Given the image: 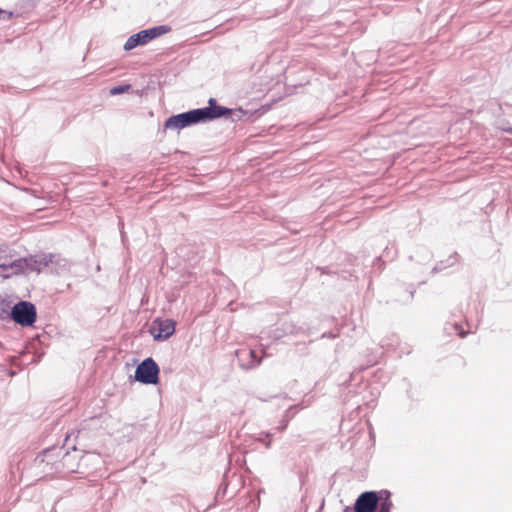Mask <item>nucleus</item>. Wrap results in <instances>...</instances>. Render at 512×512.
<instances>
[{"label":"nucleus","instance_id":"f257e3e1","mask_svg":"<svg viewBox=\"0 0 512 512\" xmlns=\"http://www.w3.org/2000/svg\"><path fill=\"white\" fill-rule=\"evenodd\" d=\"M253 110L228 109L215 104V99L210 98L209 107L202 109H194L186 113L171 116L164 124L165 129L180 130L192 124L198 123L205 119H214L221 116L230 115L232 119L240 120L246 115L252 114Z\"/></svg>","mask_w":512,"mask_h":512},{"label":"nucleus","instance_id":"f03ea898","mask_svg":"<svg viewBox=\"0 0 512 512\" xmlns=\"http://www.w3.org/2000/svg\"><path fill=\"white\" fill-rule=\"evenodd\" d=\"M11 318L21 326H32L37 318L35 306L30 302H19L12 307Z\"/></svg>","mask_w":512,"mask_h":512},{"label":"nucleus","instance_id":"7ed1b4c3","mask_svg":"<svg viewBox=\"0 0 512 512\" xmlns=\"http://www.w3.org/2000/svg\"><path fill=\"white\" fill-rule=\"evenodd\" d=\"M135 379L144 384H157L159 368L152 358H146L135 371Z\"/></svg>","mask_w":512,"mask_h":512},{"label":"nucleus","instance_id":"20e7f679","mask_svg":"<svg viewBox=\"0 0 512 512\" xmlns=\"http://www.w3.org/2000/svg\"><path fill=\"white\" fill-rule=\"evenodd\" d=\"M380 497L374 491H367L359 495L354 504V512H376Z\"/></svg>","mask_w":512,"mask_h":512},{"label":"nucleus","instance_id":"39448f33","mask_svg":"<svg viewBox=\"0 0 512 512\" xmlns=\"http://www.w3.org/2000/svg\"><path fill=\"white\" fill-rule=\"evenodd\" d=\"M161 28L162 27H155L148 30H142L137 34L130 36L124 45V49L129 51L137 47L138 45L146 44L147 42L154 39L160 34Z\"/></svg>","mask_w":512,"mask_h":512},{"label":"nucleus","instance_id":"423d86ee","mask_svg":"<svg viewBox=\"0 0 512 512\" xmlns=\"http://www.w3.org/2000/svg\"><path fill=\"white\" fill-rule=\"evenodd\" d=\"M175 321L171 319H156L152 325V333L157 340L168 339L175 332Z\"/></svg>","mask_w":512,"mask_h":512},{"label":"nucleus","instance_id":"0eeeda50","mask_svg":"<svg viewBox=\"0 0 512 512\" xmlns=\"http://www.w3.org/2000/svg\"><path fill=\"white\" fill-rule=\"evenodd\" d=\"M25 263L19 259L10 264L0 265V278L7 279L24 271Z\"/></svg>","mask_w":512,"mask_h":512},{"label":"nucleus","instance_id":"6e6552de","mask_svg":"<svg viewBox=\"0 0 512 512\" xmlns=\"http://www.w3.org/2000/svg\"><path fill=\"white\" fill-rule=\"evenodd\" d=\"M378 497H380V501L376 512H390L392 507V502L390 500V492L381 491L380 493H378Z\"/></svg>","mask_w":512,"mask_h":512},{"label":"nucleus","instance_id":"1a4fd4ad","mask_svg":"<svg viewBox=\"0 0 512 512\" xmlns=\"http://www.w3.org/2000/svg\"><path fill=\"white\" fill-rule=\"evenodd\" d=\"M11 309L10 302L4 298H0V317L7 318L11 316Z\"/></svg>","mask_w":512,"mask_h":512},{"label":"nucleus","instance_id":"9d476101","mask_svg":"<svg viewBox=\"0 0 512 512\" xmlns=\"http://www.w3.org/2000/svg\"><path fill=\"white\" fill-rule=\"evenodd\" d=\"M130 89V86L129 85H121V86H117V87H114L110 90V93L112 95H115V94H122V93H126L128 92V90Z\"/></svg>","mask_w":512,"mask_h":512},{"label":"nucleus","instance_id":"9b49d317","mask_svg":"<svg viewBox=\"0 0 512 512\" xmlns=\"http://www.w3.org/2000/svg\"><path fill=\"white\" fill-rule=\"evenodd\" d=\"M249 354H250L251 358L254 359L256 364L260 363L261 359L258 358L255 350H250Z\"/></svg>","mask_w":512,"mask_h":512},{"label":"nucleus","instance_id":"f8f14e48","mask_svg":"<svg viewBox=\"0 0 512 512\" xmlns=\"http://www.w3.org/2000/svg\"><path fill=\"white\" fill-rule=\"evenodd\" d=\"M465 335H466V332H464V331H460V332H459V336H460L461 338H464V337H465Z\"/></svg>","mask_w":512,"mask_h":512},{"label":"nucleus","instance_id":"ddd939ff","mask_svg":"<svg viewBox=\"0 0 512 512\" xmlns=\"http://www.w3.org/2000/svg\"><path fill=\"white\" fill-rule=\"evenodd\" d=\"M0 13H3V11H2V10H0Z\"/></svg>","mask_w":512,"mask_h":512}]
</instances>
